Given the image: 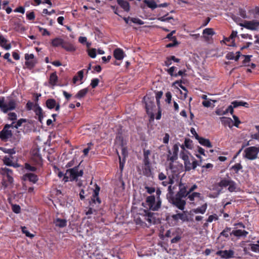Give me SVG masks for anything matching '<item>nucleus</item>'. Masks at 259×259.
I'll use <instances>...</instances> for the list:
<instances>
[{
	"instance_id": "obj_47",
	"label": "nucleus",
	"mask_w": 259,
	"mask_h": 259,
	"mask_svg": "<svg viewBox=\"0 0 259 259\" xmlns=\"http://www.w3.org/2000/svg\"><path fill=\"white\" fill-rule=\"evenodd\" d=\"M23 123H25V125H28L30 122L26 119L21 118L17 120V127L21 126Z\"/></svg>"
},
{
	"instance_id": "obj_64",
	"label": "nucleus",
	"mask_w": 259,
	"mask_h": 259,
	"mask_svg": "<svg viewBox=\"0 0 259 259\" xmlns=\"http://www.w3.org/2000/svg\"><path fill=\"white\" fill-rule=\"evenodd\" d=\"M131 21L134 23H136L139 25H142L144 24V22L138 18H131Z\"/></svg>"
},
{
	"instance_id": "obj_25",
	"label": "nucleus",
	"mask_w": 259,
	"mask_h": 259,
	"mask_svg": "<svg viewBox=\"0 0 259 259\" xmlns=\"http://www.w3.org/2000/svg\"><path fill=\"white\" fill-rule=\"evenodd\" d=\"M58 80V77L56 72H53L50 74L49 83L50 85L54 87L57 85Z\"/></svg>"
},
{
	"instance_id": "obj_14",
	"label": "nucleus",
	"mask_w": 259,
	"mask_h": 259,
	"mask_svg": "<svg viewBox=\"0 0 259 259\" xmlns=\"http://www.w3.org/2000/svg\"><path fill=\"white\" fill-rule=\"evenodd\" d=\"M187 189L188 186L187 184L181 182L179 184V191L176 194H178L179 196L186 198L190 194Z\"/></svg>"
},
{
	"instance_id": "obj_16",
	"label": "nucleus",
	"mask_w": 259,
	"mask_h": 259,
	"mask_svg": "<svg viewBox=\"0 0 259 259\" xmlns=\"http://www.w3.org/2000/svg\"><path fill=\"white\" fill-rule=\"evenodd\" d=\"M46 105L48 109H53L55 108V110L57 111H59L60 108L59 103H57L56 100L53 98H50L47 100Z\"/></svg>"
},
{
	"instance_id": "obj_53",
	"label": "nucleus",
	"mask_w": 259,
	"mask_h": 259,
	"mask_svg": "<svg viewBox=\"0 0 259 259\" xmlns=\"http://www.w3.org/2000/svg\"><path fill=\"white\" fill-rule=\"evenodd\" d=\"M25 64L27 66V67L32 68L34 67V66H35V61L34 59L26 60Z\"/></svg>"
},
{
	"instance_id": "obj_31",
	"label": "nucleus",
	"mask_w": 259,
	"mask_h": 259,
	"mask_svg": "<svg viewBox=\"0 0 259 259\" xmlns=\"http://www.w3.org/2000/svg\"><path fill=\"white\" fill-rule=\"evenodd\" d=\"M199 143L202 146H205L206 147L211 148L212 147V145L208 139H205L204 138L199 137V138L197 139Z\"/></svg>"
},
{
	"instance_id": "obj_17",
	"label": "nucleus",
	"mask_w": 259,
	"mask_h": 259,
	"mask_svg": "<svg viewBox=\"0 0 259 259\" xmlns=\"http://www.w3.org/2000/svg\"><path fill=\"white\" fill-rule=\"evenodd\" d=\"M35 115L38 116L37 119L40 123H42L44 118V112L42 108L39 106L38 103H35V108L33 109Z\"/></svg>"
},
{
	"instance_id": "obj_41",
	"label": "nucleus",
	"mask_w": 259,
	"mask_h": 259,
	"mask_svg": "<svg viewBox=\"0 0 259 259\" xmlns=\"http://www.w3.org/2000/svg\"><path fill=\"white\" fill-rule=\"evenodd\" d=\"M250 249L254 252H259V240L256 242V244H250Z\"/></svg>"
},
{
	"instance_id": "obj_45",
	"label": "nucleus",
	"mask_w": 259,
	"mask_h": 259,
	"mask_svg": "<svg viewBox=\"0 0 259 259\" xmlns=\"http://www.w3.org/2000/svg\"><path fill=\"white\" fill-rule=\"evenodd\" d=\"M184 148L186 147L188 149H192V141L190 139H185L184 141Z\"/></svg>"
},
{
	"instance_id": "obj_28",
	"label": "nucleus",
	"mask_w": 259,
	"mask_h": 259,
	"mask_svg": "<svg viewBox=\"0 0 259 259\" xmlns=\"http://www.w3.org/2000/svg\"><path fill=\"white\" fill-rule=\"evenodd\" d=\"M64 40L60 37H56L51 41V45L54 47L61 46L62 47Z\"/></svg>"
},
{
	"instance_id": "obj_39",
	"label": "nucleus",
	"mask_w": 259,
	"mask_h": 259,
	"mask_svg": "<svg viewBox=\"0 0 259 259\" xmlns=\"http://www.w3.org/2000/svg\"><path fill=\"white\" fill-rule=\"evenodd\" d=\"M177 215L179 220H181L183 222L188 221V216L186 213V211L177 213Z\"/></svg>"
},
{
	"instance_id": "obj_15",
	"label": "nucleus",
	"mask_w": 259,
	"mask_h": 259,
	"mask_svg": "<svg viewBox=\"0 0 259 259\" xmlns=\"http://www.w3.org/2000/svg\"><path fill=\"white\" fill-rule=\"evenodd\" d=\"M169 168L174 174L178 175L180 174L183 170V166L182 164L176 163L170 161L169 164Z\"/></svg>"
},
{
	"instance_id": "obj_46",
	"label": "nucleus",
	"mask_w": 259,
	"mask_h": 259,
	"mask_svg": "<svg viewBox=\"0 0 259 259\" xmlns=\"http://www.w3.org/2000/svg\"><path fill=\"white\" fill-rule=\"evenodd\" d=\"M118 158L119 160V169L120 170V173H122V171L123 169V167L124 166V164L125 162V159L122 158V159H121V156L118 154Z\"/></svg>"
},
{
	"instance_id": "obj_2",
	"label": "nucleus",
	"mask_w": 259,
	"mask_h": 259,
	"mask_svg": "<svg viewBox=\"0 0 259 259\" xmlns=\"http://www.w3.org/2000/svg\"><path fill=\"white\" fill-rule=\"evenodd\" d=\"M83 174V170H79V165L75 166L73 168H68L66 170V172L64 176L62 181L64 183H66L69 181H77L78 178L82 177Z\"/></svg>"
},
{
	"instance_id": "obj_35",
	"label": "nucleus",
	"mask_w": 259,
	"mask_h": 259,
	"mask_svg": "<svg viewBox=\"0 0 259 259\" xmlns=\"http://www.w3.org/2000/svg\"><path fill=\"white\" fill-rule=\"evenodd\" d=\"M231 105L233 108H237L238 106H242L245 107H248V104L244 101H234L231 103Z\"/></svg>"
},
{
	"instance_id": "obj_52",
	"label": "nucleus",
	"mask_w": 259,
	"mask_h": 259,
	"mask_svg": "<svg viewBox=\"0 0 259 259\" xmlns=\"http://www.w3.org/2000/svg\"><path fill=\"white\" fill-rule=\"evenodd\" d=\"M88 55L92 58H95L97 55V51L96 49H91L88 50Z\"/></svg>"
},
{
	"instance_id": "obj_44",
	"label": "nucleus",
	"mask_w": 259,
	"mask_h": 259,
	"mask_svg": "<svg viewBox=\"0 0 259 259\" xmlns=\"http://www.w3.org/2000/svg\"><path fill=\"white\" fill-rule=\"evenodd\" d=\"M145 3L147 4V6L149 8H151L152 9H154L158 7L156 3L154 1H149L145 0Z\"/></svg>"
},
{
	"instance_id": "obj_63",
	"label": "nucleus",
	"mask_w": 259,
	"mask_h": 259,
	"mask_svg": "<svg viewBox=\"0 0 259 259\" xmlns=\"http://www.w3.org/2000/svg\"><path fill=\"white\" fill-rule=\"evenodd\" d=\"M92 201L94 203H98V204H100L101 202V201L99 197V195L96 196L95 195H93L92 198Z\"/></svg>"
},
{
	"instance_id": "obj_1",
	"label": "nucleus",
	"mask_w": 259,
	"mask_h": 259,
	"mask_svg": "<svg viewBox=\"0 0 259 259\" xmlns=\"http://www.w3.org/2000/svg\"><path fill=\"white\" fill-rule=\"evenodd\" d=\"M174 189L175 187L172 188L171 185H169L168 187V192L166 194L168 201L180 210H184L186 204V201L183 199L185 198L181 197V196H179L177 194H174Z\"/></svg>"
},
{
	"instance_id": "obj_12",
	"label": "nucleus",
	"mask_w": 259,
	"mask_h": 259,
	"mask_svg": "<svg viewBox=\"0 0 259 259\" xmlns=\"http://www.w3.org/2000/svg\"><path fill=\"white\" fill-rule=\"evenodd\" d=\"M179 145L175 144L172 148V153L170 150H168L167 155V160L171 162H174L178 158Z\"/></svg>"
},
{
	"instance_id": "obj_5",
	"label": "nucleus",
	"mask_w": 259,
	"mask_h": 259,
	"mask_svg": "<svg viewBox=\"0 0 259 259\" xmlns=\"http://www.w3.org/2000/svg\"><path fill=\"white\" fill-rule=\"evenodd\" d=\"M146 202L149 209L152 211L158 210L161 206V200H157L154 195L147 197Z\"/></svg>"
},
{
	"instance_id": "obj_13",
	"label": "nucleus",
	"mask_w": 259,
	"mask_h": 259,
	"mask_svg": "<svg viewBox=\"0 0 259 259\" xmlns=\"http://www.w3.org/2000/svg\"><path fill=\"white\" fill-rule=\"evenodd\" d=\"M234 251L233 250H219L216 254L221 256V258L228 259L234 257Z\"/></svg>"
},
{
	"instance_id": "obj_48",
	"label": "nucleus",
	"mask_w": 259,
	"mask_h": 259,
	"mask_svg": "<svg viewBox=\"0 0 259 259\" xmlns=\"http://www.w3.org/2000/svg\"><path fill=\"white\" fill-rule=\"evenodd\" d=\"M184 162L186 171H190L191 169H192V163H191L190 161L189 160V159H187V160L184 161Z\"/></svg>"
},
{
	"instance_id": "obj_9",
	"label": "nucleus",
	"mask_w": 259,
	"mask_h": 259,
	"mask_svg": "<svg viewBox=\"0 0 259 259\" xmlns=\"http://www.w3.org/2000/svg\"><path fill=\"white\" fill-rule=\"evenodd\" d=\"M218 186L222 188L228 187V191L230 192H233L236 191V183L231 179H226L225 178L221 180L218 183Z\"/></svg>"
},
{
	"instance_id": "obj_26",
	"label": "nucleus",
	"mask_w": 259,
	"mask_h": 259,
	"mask_svg": "<svg viewBox=\"0 0 259 259\" xmlns=\"http://www.w3.org/2000/svg\"><path fill=\"white\" fill-rule=\"evenodd\" d=\"M207 208V203H205L203 204H202L201 205V206L198 207L196 208L193 209L191 211L196 214H197V213L204 214Z\"/></svg>"
},
{
	"instance_id": "obj_11",
	"label": "nucleus",
	"mask_w": 259,
	"mask_h": 259,
	"mask_svg": "<svg viewBox=\"0 0 259 259\" xmlns=\"http://www.w3.org/2000/svg\"><path fill=\"white\" fill-rule=\"evenodd\" d=\"M240 25L249 30H256L259 27V21L254 20L245 21L243 23H241Z\"/></svg>"
},
{
	"instance_id": "obj_58",
	"label": "nucleus",
	"mask_w": 259,
	"mask_h": 259,
	"mask_svg": "<svg viewBox=\"0 0 259 259\" xmlns=\"http://www.w3.org/2000/svg\"><path fill=\"white\" fill-rule=\"evenodd\" d=\"M239 14L241 17H242L244 19H249V17H248L246 15V11L243 10V9L240 8L239 9Z\"/></svg>"
},
{
	"instance_id": "obj_7",
	"label": "nucleus",
	"mask_w": 259,
	"mask_h": 259,
	"mask_svg": "<svg viewBox=\"0 0 259 259\" xmlns=\"http://www.w3.org/2000/svg\"><path fill=\"white\" fill-rule=\"evenodd\" d=\"M143 101L145 104V108L147 114L153 116V108L155 107L154 104V97L147 94L144 97Z\"/></svg>"
},
{
	"instance_id": "obj_27",
	"label": "nucleus",
	"mask_w": 259,
	"mask_h": 259,
	"mask_svg": "<svg viewBox=\"0 0 259 259\" xmlns=\"http://www.w3.org/2000/svg\"><path fill=\"white\" fill-rule=\"evenodd\" d=\"M67 220L66 219H62L57 218L54 221V223L56 227L59 228H64L67 226Z\"/></svg>"
},
{
	"instance_id": "obj_8",
	"label": "nucleus",
	"mask_w": 259,
	"mask_h": 259,
	"mask_svg": "<svg viewBox=\"0 0 259 259\" xmlns=\"http://www.w3.org/2000/svg\"><path fill=\"white\" fill-rule=\"evenodd\" d=\"M31 160L36 165L41 166L42 165V159L40 154V149L38 147L33 148L31 151Z\"/></svg>"
},
{
	"instance_id": "obj_19",
	"label": "nucleus",
	"mask_w": 259,
	"mask_h": 259,
	"mask_svg": "<svg viewBox=\"0 0 259 259\" xmlns=\"http://www.w3.org/2000/svg\"><path fill=\"white\" fill-rule=\"evenodd\" d=\"M187 198L190 201V203L196 205V204L194 202L195 198H198L200 200H203L204 197L201 196V194L198 192H192L187 195Z\"/></svg>"
},
{
	"instance_id": "obj_49",
	"label": "nucleus",
	"mask_w": 259,
	"mask_h": 259,
	"mask_svg": "<svg viewBox=\"0 0 259 259\" xmlns=\"http://www.w3.org/2000/svg\"><path fill=\"white\" fill-rule=\"evenodd\" d=\"M174 183V178L173 177H171L170 176H168V180L163 181L162 182V185L164 186H166L168 184H172Z\"/></svg>"
},
{
	"instance_id": "obj_40",
	"label": "nucleus",
	"mask_w": 259,
	"mask_h": 259,
	"mask_svg": "<svg viewBox=\"0 0 259 259\" xmlns=\"http://www.w3.org/2000/svg\"><path fill=\"white\" fill-rule=\"evenodd\" d=\"M174 84H178L183 90L185 91V93H184V99H186L187 96L188 91L186 88L182 84V80H177L174 83Z\"/></svg>"
},
{
	"instance_id": "obj_20",
	"label": "nucleus",
	"mask_w": 259,
	"mask_h": 259,
	"mask_svg": "<svg viewBox=\"0 0 259 259\" xmlns=\"http://www.w3.org/2000/svg\"><path fill=\"white\" fill-rule=\"evenodd\" d=\"M166 221L171 226H175L178 225L179 220L177 213L166 216Z\"/></svg>"
},
{
	"instance_id": "obj_34",
	"label": "nucleus",
	"mask_w": 259,
	"mask_h": 259,
	"mask_svg": "<svg viewBox=\"0 0 259 259\" xmlns=\"http://www.w3.org/2000/svg\"><path fill=\"white\" fill-rule=\"evenodd\" d=\"M89 92V89L88 88H86L84 89H83L82 90H80L78 92V93L76 94L75 96V97L76 98L80 99L85 96Z\"/></svg>"
},
{
	"instance_id": "obj_22",
	"label": "nucleus",
	"mask_w": 259,
	"mask_h": 259,
	"mask_svg": "<svg viewBox=\"0 0 259 259\" xmlns=\"http://www.w3.org/2000/svg\"><path fill=\"white\" fill-rule=\"evenodd\" d=\"M248 232L245 230H242L240 229L233 230L231 232V235H233L234 236L238 237H246L248 235Z\"/></svg>"
},
{
	"instance_id": "obj_54",
	"label": "nucleus",
	"mask_w": 259,
	"mask_h": 259,
	"mask_svg": "<svg viewBox=\"0 0 259 259\" xmlns=\"http://www.w3.org/2000/svg\"><path fill=\"white\" fill-rule=\"evenodd\" d=\"M2 173L3 175H10V176H13V171L9 169V168H2Z\"/></svg>"
},
{
	"instance_id": "obj_10",
	"label": "nucleus",
	"mask_w": 259,
	"mask_h": 259,
	"mask_svg": "<svg viewBox=\"0 0 259 259\" xmlns=\"http://www.w3.org/2000/svg\"><path fill=\"white\" fill-rule=\"evenodd\" d=\"M259 148L251 146L247 148L244 150L245 157L249 160H254L257 157Z\"/></svg>"
},
{
	"instance_id": "obj_37",
	"label": "nucleus",
	"mask_w": 259,
	"mask_h": 259,
	"mask_svg": "<svg viewBox=\"0 0 259 259\" xmlns=\"http://www.w3.org/2000/svg\"><path fill=\"white\" fill-rule=\"evenodd\" d=\"M145 216L146 217V220L149 222L151 223L154 220V213L153 212L149 211L148 210H145Z\"/></svg>"
},
{
	"instance_id": "obj_6",
	"label": "nucleus",
	"mask_w": 259,
	"mask_h": 259,
	"mask_svg": "<svg viewBox=\"0 0 259 259\" xmlns=\"http://www.w3.org/2000/svg\"><path fill=\"white\" fill-rule=\"evenodd\" d=\"M16 102L14 100H10L8 102H5V97H0V109L2 111L7 113L9 111L15 108Z\"/></svg>"
},
{
	"instance_id": "obj_30",
	"label": "nucleus",
	"mask_w": 259,
	"mask_h": 259,
	"mask_svg": "<svg viewBox=\"0 0 259 259\" xmlns=\"http://www.w3.org/2000/svg\"><path fill=\"white\" fill-rule=\"evenodd\" d=\"M0 46L7 50L11 48V44L7 43V40L2 35H0Z\"/></svg>"
},
{
	"instance_id": "obj_62",
	"label": "nucleus",
	"mask_w": 259,
	"mask_h": 259,
	"mask_svg": "<svg viewBox=\"0 0 259 259\" xmlns=\"http://www.w3.org/2000/svg\"><path fill=\"white\" fill-rule=\"evenodd\" d=\"M250 11L253 14L254 18H257L259 16V7H256L254 9Z\"/></svg>"
},
{
	"instance_id": "obj_29",
	"label": "nucleus",
	"mask_w": 259,
	"mask_h": 259,
	"mask_svg": "<svg viewBox=\"0 0 259 259\" xmlns=\"http://www.w3.org/2000/svg\"><path fill=\"white\" fill-rule=\"evenodd\" d=\"M117 3L124 11L127 12L130 11V6L128 2L124 0H118Z\"/></svg>"
},
{
	"instance_id": "obj_55",
	"label": "nucleus",
	"mask_w": 259,
	"mask_h": 259,
	"mask_svg": "<svg viewBox=\"0 0 259 259\" xmlns=\"http://www.w3.org/2000/svg\"><path fill=\"white\" fill-rule=\"evenodd\" d=\"M99 79L97 78H93L91 80V85L93 89L96 88L99 83Z\"/></svg>"
},
{
	"instance_id": "obj_21",
	"label": "nucleus",
	"mask_w": 259,
	"mask_h": 259,
	"mask_svg": "<svg viewBox=\"0 0 259 259\" xmlns=\"http://www.w3.org/2000/svg\"><path fill=\"white\" fill-rule=\"evenodd\" d=\"M214 34H215V32L212 28H207L203 30L202 37L204 38L205 41H208L211 38L210 36H211Z\"/></svg>"
},
{
	"instance_id": "obj_51",
	"label": "nucleus",
	"mask_w": 259,
	"mask_h": 259,
	"mask_svg": "<svg viewBox=\"0 0 259 259\" xmlns=\"http://www.w3.org/2000/svg\"><path fill=\"white\" fill-rule=\"evenodd\" d=\"M213 167V165L211 163H207L205 165H203L202 166V172H204L205 169H206V171H209L210 169H211Z\"/></svg>"
},
{
	"instance_id": "obj_23",
	"label": "nucleus",
	"mask_w": 259,
	"mask_h": 259,
	"mask_svg": "<svg viewBox=\"0 0 259 259\" xmlns=\"http://www.w3.org/2000/svg\"><path fill=\"white\" fill-rule=\"evenodd\" d=\"M124 55V53L121 49L117 48L113 51V56L117 60H122Z\"/></svg>"
},
{
	"instance_id": "obj_32",
	"label": "nucleus",
	"mask_w": 259,
	"mask_h": 259,
	"mask_svg": "<svg viewBox=\"0 0 259 259\" xmlns=\"http://www.w3.org/2000/svg\"><path fill=\"white\" fill-rule=\"evenodd\" d=\"M62 48L68 52H74L76 50L75 47L72 44L65 41L64 42Z\"/></svg>"
},
{
	"instance_id": "obj_3",
	"label": "nucleus",
	"mask_w": 259,
	"mask_h": 259,
	"mask_svg": "<svg viewBox=\"0 0 259 259\" xmlns=\"http://www.w3.org/2000/svg\"><path fill=\"white\" fill-rule=\"evenodd\" d=\"M16 128V121H12L10 124H6L3 129L0 131V139L3 141H7L12 137Z\"/></svg>"
},
{
	"instance_id": "obj_50",
	"label": "nucleus",
	"mask_w": 259,
	"mask_h": 259,
	"mask_svg": "<svg viewBox=\"0 0 259 259\" xmlns=\"http://www.w3.org/2000/svg\"><path fill=\"white\" fill-rule=\"evenodd\" d=\"M242 168V166L240 163H236L234 165H233L231 167L232 169H233L236 173H238V172Z\"/></svg>"
},
{
	"instance_id": "obj_43",
	"label": "nucleus",
	"mask_w": 259,
	"mask_h": 259,
	"mask_svg": "<svg viewBox=\"0 0 259 259\" xmlns=\"http://www.w3.org/2000/svg\"><path fill=\"white\" fill-rule=\"evenodd\" d=\"M176 69V67L175 66H172L170 67L169 69H167L166 70V71L167 73L170 75L171 77H177V75L176 74V73H175V71Z\"/></svg>"
},
{
	"instance_id": "obj_4",
	"label": "nucleus",
	"mask_w": 259,
	"mask_h": 259,
	"mask_svg": "<svg viewBox=\"0 0 259 259\" xmlns=\"http://www.w3.org/2000/svg\"><path fill=\"white\" fill-rule=\"evenodd\" d=\"M183 231L179 227L172 228L168 230L165 233L166 237H171L175 236L170 241L171 243H177L181 240L182 238Z\"/></svg>"
},
{
	"instance_id": "obj_56",
	"label": "nucleus",
	"mask_w": 259,
	"mask_h": 259,
	"mask_svg": "<svg viewBox=\"0 0 259 259\" xmlns=\"http://www.w3.org/2000/svg\"><path fill=\"white\" fill-rule=\"evenodd\" d=\"M35 103H33L30 101H28L26 105V108L27 110H33L35 108Z\"/></svg>"
},
{
	"instance_id": "obj_38",
	"label": "nucleus",
	"mask_w": 259,
	"mask_h": 259,
	"mask_svg": "<svg viewBox=\"0 0 259 259\" xmlns=\"http://www.w3.org/2000/svg\"><path fill=\"white\" fill-rule=\"evenodd\" d=\"M231 228L230 227H226L225 229L221 232L220 234V237L221 236H224L225 238H228L229 234L231 235Z\"/></svg>"
},
{
	"instance_id": "obj_36",
	"label": "nucleus",
	"mask_w": 259,
	"mask_h": 259,
	"mask_svg": "<svg viewBox=\"0 0 259 259\" xmlns=\"http://www.w3.org/2000/svg\"><path fill=\"white\" fill-rule=\"evenodd\" d=\"M12 158L11 156H5L4 158V163L9 166H13L15 167H16V164H14L12 160Z\"/></svg>"
},
{
	"instance_id": "obj_60",
	"label": "nucleus",
	"mask_w": 259,
	"mask_h": 259,
	"mask_svg": "<svg viewBox=\"0 0 259 259\" xmlns=\"http://www.w3.org/2000/svg\"><path fill=\"white\" fill-rule=\"evenodd\" d=\"M26 18L29 20H33L35 19V14L34 12H27Z\"/></svg>"
},
{
	"instance_id": "obj_42",
	"label": "nucleus",
	"mask_w": 259,
	"mask_h": 259,
	"mask_svg": "<svg viewBox=\"0 0 259 259\" xmlns=\"http://www.w3.org/2000/svg\"><path fill=\"white\" fill-rule=\"evenodd\" d=\"M22 232L23 234H24L26 236L30 238H32L34 237V235L31 233H30L27 229V228L26 227H21Z\"/></svg>"
},
{
	"instance_id": "obj_24",
	"label": "nucleus",
	"mask_w": 259,
	"mask_h": 259,
	"mask_svg": "<svg viewBox=\"0 0 259 259\" xmlns=\"http://www.w3.org/2000/svg\"><path fill=\"white\" fill-rule=\"evenodd\" d=\"M220 120L222 124L225 126H228L230 128H231L233 125V121L230 117L223 116L220 118Z\"/></svg>"
},
{
	"instance_id": "obj_33",
	"label": "nucleus",
	"mask_w": 259,
	"mask_h": 259,
	"mask_svg": "<svg viewBox=\"0 0 259 259\" xmlns=\"http://www.w3.org/2000/svg\"><path fill=\"white\" fill-rule=\"evenodd\" d=\"M181 148H182V151L180 152V157L184 161L187 160V159H189V152L185 149V148H184V146L183 145L181 146Z\"/></svg>"
},
{
	"instance_id": "obj_57",
	"label": "nucleus",
	"mask_w": 259,
	"mask_h": 259,
	"mask_svg": "<svg viewBox=\"0 0 259 259\" xmlns=\"http://www.w3.org/2000/svg\"><path fill=\"white\" fill-rule=\"evenodd\" d=\"M4 181L8 182L9 184L13 183L14 179L12 176L10 175H4Z\"/></svg>"
},
{
	"instance_id": "obj_61",
	"label": "nucleus",
	"mask_w": 259,
	"mask_h": 259,
	"mask_svg": "<svg viewBox=\"0 0 259 259\" xmlns=\"http://www.w3.org/2000/svg\"><path fill=\"white\" fill-rule=\"evenodd\" d=\"M25 168L31 171H35L36 170V167L30 165L29 163H26L25 164Z\"/></svg>"
},
{
	"instance_id": "obj_18",
	"label": "nucleus",
	"mask_w": 259,
	"mask_h": 259,
	"mask_svg": "<svg viewBox=\"0 0 259 259\" xmlns=\"http://www.w3.org/2000/svg\"><path fill=\"white\" fill-rule=\"evenodd\" d=\"M23 181L28 180L29 182L33 184H35L38 180V178L37 175L32 173H26L22 177Z\"/></svg>"
},
{
	"instance_id": "obj_59",
	"label": "nucleus",
	"mask_w": 259,
	"mask_h": 259,
	"mask_svg": "<svg viewBox=\"0 0 259 259\" xmlns=\"http://www.w3.org/2000/svg\"><path fill=\"white\" fill-rule=\"evenodd\" d=\"M218 220V216L216 214H214L212 215H210L208 217V219L206 220V222L207 223H211L213 220Z\"/></svg>"
}]
</instances>
